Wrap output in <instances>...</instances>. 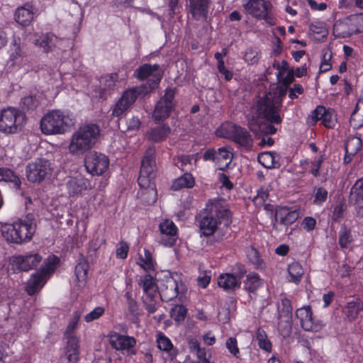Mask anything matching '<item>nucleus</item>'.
Here are the masks:
<instances>
[{"instance_id": "1", "label": "nucleus", "mask_w": 363, "mask_h": 363, "mask_svg": "<svg viewBox=\"0 0 363 363\" xmlns=\"http://www.w3.org/2000/svg\"><path fill=\"white\" fill-rule=\"evenodd\" d=\"M281 102H275L270 93L260 96L256 103V116L248 120V127L258 137L274 134L277 128L272 123L279 124Z\"/></svg>"}, {"instance_id": "2", "label": "nucleus", "mask_w": 363, "mask_h": 363, "mask_svg": "<svg viewBox=\"0 0 363 363\" xmlns=\"http://www.w3.org/2000/svg\"><path fill=\"white\" fill-rule=\"evenodd\" d=\"M99 128L96 124L84 125L75 131L69 145L72 155H80L90 150L96 144L99 135Z\"/></svg>"}, {"instance_id": "3", "label": "nucleus", "mask_w": 363, "mask_h": 363, "mask_svg": "<svg viewBox=\"0 0 363 363\" xmlns=\"http://www.w3.org/2000/svg\"><path fill=\"white\" fill-rule=\"evenodd\" d=\"M36 226L33 218L28 216L24 220H18L13 224L2 228L4 237L11 242L21 244L30 241L35 232Z\"/></svg>"}, {"instance_id": "4", "label": "nucleus", "mask_w": 363, "mask_h": 363, "mask_svg": "<svg viewBox=\"0 0 363 363\" xmlns=\"http://www.w3.org/2000/svg\"><path fill=\"white\" fill-rule=\"evenodd\" d=\"M155 149L150 147L145 152L142 160L140 175L138 179V184L144 189H150L149 193L153 194L152 201H156V191L155 189L154 180L156 177Z\"/></svg>"}, {"instance_id": "5", "label": "nucleus", "mask_w": 363, "mask_h": 363, "mask_svg": "<svg viewBox=\"0 0 363 363\" xmlns=\"http://www.w3.org/2000/svg\"><path fill=\"white\" fill-rule=\"evenodd\" d=\"M209 211L211 215L203 216L199 223L201 234L206 237L213 235L218 228V220L213 217V215L219 219L220 223L222 222L221 220H224L225 225H228L230 223V212L228 208L222 206L219 201L212 202Z\"/></svg>"}, {"instance_id": "6", "label": "nucleus", "mask_w": 363, "mask_h": 363, "mask_svg": "<svg viewBox=\"0 0 363 363\" xmlns=\"http://www.w3.org/2000/svg\"><path fill=\"white\" fill-rule=\"evenodd\" d=\"M74 121L60 111H52L45 114L40 121V128L46 135L64 133Z\"/></svg>"}, {"instance_id": "7", "label": "nucleus", "mask_w": 363, "mask_h": 363, "mask_svg": "<svg viewBox=\"0 0 363 363\" xmlns=\"http://www.w3.org/2000/svg\"><path fill=\"white\" fill-rule=\"evenodd\" d=\"M59 261L57 257L55 255L50 256L40 271L31 276L26 286V291L29 295L32 296L40 291L46 282L47 276L54 272Z\"/></svg>"}, {"instance_id": "8", "label": "nucleus", "mask_w": 363, "mask_h": 363, "mask_svg": "<svg viewBox=\"0 0 363 363\" xmlns=\"http://www.w3.org/2000/svg\"><path fill=\"white\" fill-rule=\"evenodd\" d=\"M25 123V113L16 108L9 107L0 112V131L4 133H15L21 129Z\"/></svg>"}, {"instance_id": "9", "label": "nucleus", "mask_w": 363, "mask_h": 363, "mask_svg": "<svg viewBox=\"0 0 363 363\" xmlns=\"http://www.w3.org/2000/svg\"><path fill=\"white\" fill-rule=\"evenodd\" d=\"M162 74L163 73L160 65L157 64L152 65L144 64L135 70V76L140 80H145L150 77L147 84L139 86L144 88L143 90V95L147 94L157 87L162 77Z\"/></svg>"}, {"instance_id": "10", "label": "nucleus", "mask_w": 363, "mask_h": 363, "mask_svg": "<svg viewBox=\"0 0 363 363\" xmlns=\"http://www.w3.org/2000/svg\"><path fill=\"white\" fill-rule=\"evenodd\" d=\"M222 136L230 139L246 150L253 147V139L250 133L243 127L232 123H227L221 126Z\"/></svg>"}, {"instance_id": "11", "label": "nucleus", "mask_w": 363, "mask_h": 363, "mask_svg": "<svg viewBox=\"0 0 363 363\" xmlns=\"http://www.w3.org/2000/svg\"><path fill=\"white\" fill-rule=\"evenodd\" d=\"M175 95V89L167 88L165 90L164 95L156 104L152 118L156 122L163 121L167 119L172 111L174 104V99Z\"/></svg>"}, {"instance_id": "12", "label": "nucleus", "mask_w": 363, "mask_h": 363, "mask_svg": "<svg viewBox=\"0 0 363 363\" xmlns=\"http://www.w3.org/2000/svg\"><path fill=\"white\" fill-rule=\"evenodd\" d=\"M52 167L49 160L38 158L28 164L26 176L31 182H40L51 174Z\"/></svg>"}, {"instance_id": "13", "label": "nucleus", "mask_w": 363, "mask_h": 363, "mask_svg": "<svg viewBox=\"0 0 363 363\" xmlns=\"http://www.w3.org/2000/svg\"><path fill=\"white\" fill-rule=\"evenodd\" d=\"M84 165L89 174L99 176L108 169L109 160L105 155L93 151L86 155Z\"/></svg>"}, {"instance_id": "14", "label": "nucleus", "mask_w": 363, "mask_h": 363, "mask_svg": "<svg viewBox=\"0 0 363 363\" xmlns=\"http://www.w3.org/2000/svg\"><path fill=\"white\" fill-rule=\"evenodd\" d=\"M143 87H134L124 91L112 110V115L118 117L128 109L139 96L143 95Z\"/></svg>"}, {"instance_id": "15", "label": "nucleus", "mask_w": 363, "mask_h": 363, "mask_svg": "<svg viewBox=\"0 0 363 363\" xmlns=\"http://www.w3.org/2000/svg\"><path fill=\"white\" fill-rule=\"evenodd\" d=\"M271 6V4L264 0H250L244 4V7L248 13L267 21Z\"/></svg>"}, {"instance_id": "16", "label": "nucleus", "mask_w": 363, "mask_h": 363, "mask_svg": "<svg viewBox=\"0 0 363 363\" xmlns=\"http://www.w3.org/2000/svg\"><path fill=\"white\" fill-rule=\"evenodd\" d=\"M158 291L162 301L168 302L176 298L179 294L178 284L172 277H167L160 281Z\"/></svg>"}, {"instance_id": "17", "label": "nucleus", "mask_w": 363, "mask_h": 363, "mask_svg": "<svg viewBox=\"0 0 363 363\" xmlns=\"http://www.w3.org/2000/svg\"><path fill=\"white\" fill-rule=\"evenodd\" d=\"M42 261V257L38 254H26L14 257L13 263L22 271H28L35 268Z\"/></svg>"}, {"instance_id": "18", "label": "nucleus", "mask_w": 363, "mask_h": 363, "mask_svg": "<svg viewBox=\"0 0 363 363\" xmlns=\"http://www.w3.org/2000/svg\"><path fill=\"white\" fill-rule=\"evenodd\" d=\"M296 316L300 320L301 325L303 330L317 331L319 329V325L313 322L312 311L309 306L297 309Z\"/></svg>"}, {"instance_id": "19", "label": "nucleus", "mask_w": 363, "mask_h": 363, "mask_svg": "<svg viewBox=\"0 0 363 363\" xmlns=\"http://www.w3.org/2000/svg\"><path fill=\"white\" fill-rule=\"evenodd\" d=\"M209 4V0H189V11L193 18L196 21H206Z\"/></svg>"}, {"instance_id": "20", "label": "nucleus", "mask_w": 363, "mask_h": 363, "mask_svg": "<svg viewBox=\"0 0 363 363\" xmlns=\"http://www.w3.org/2000/svg\"><path fill=\"white\" fill-rule=\"evenodd\" d=\"M89 185V182L81 177L70 178L67 182V189L69 196H78L86 190Z\"/></svg>"}, {"instance_id": "21", "label": "nucleus", "mask_w": 363, "mask_h": 363, "mask_svg": "<svg viewBox=\"0 0 363 363\" xmlns=\"http://www.w3.org/2000/svg\"><path fill=\"white\" fill-rule=\"evenodd\" d=\"M160 230L164 235L169 238L166 240L164 238H161V243L166 246H172L174 245L176 239L174 236L177 234V227L174 223L169 220H165L160 224Z\"/></svg>"}, {"instance_id": "22", "label": "nucleus", "mask_w": 363, "mask_h": 363, "mask_svg": "<svg viewBox=\"0 0 363 363\" xmlns=\"http://www.w3.org/2000/svg\"><path fill=\"white\" fill-rule=\"evenodd\" d=\"M14 19L17 23L26 27L30 24L33 19V11L29 4L18 7L14 13Z\"/></svg>"}, {"instance_id": "23", "label": "nucleus", "mask_w": 363, "mask_h": 363, "mask_svg": "<svg viewBox=\"0 0 363 363\" xmlns=\"http://www.w3.org/2000/svg\"><path fill=\"white\" fill-rule=\"evenodd\" d=\"M298 217L299 213L297 211H289L286 207H281L276 211L275 222L279 220L280 224L288 226L294 223Z\"/></svg>"}, {"instance_id": "24", "label": "nucleus", "mask_w": 363, "mask_h": 363, "mask_svg": "<svg viewBox=\"0 0 363 363\" xmlns=\"http://www.w3.org/2000/svg\"><path fill=\"white\" fill-rule=\"evenodd\" d=\"M280 155L274 152H264L258 155V162L267 169H277L281 167Z\"/></svg>"}, {"instance_id": "25", "label": "nucleus", "mask_w": 363, "mask_h": 363, "mask_svg": "<svg viewBox=\"0 0 363 363\" xmlns=\"http://www.w3.org/2000/svg\"><path fill=\"white\" fill-rule=\"evenodd\" d=\"M170 133L171 128L167 124H163L148 130L146 137L149 140L157 143L165 140Z\"/></svg>"}, {"instance_id": "26", "label": "nucleus", "mask_w": 363, "mask_h": 363, "mask_svg": "<svg viewBox=\"0 0 363 363\" xmlns=\"http://www.w3.org/2000/svg\"><path fill=\"white\" fill-rule=\"evenodd\" d=\"M111 342L112 346L117 350H130L136 344L135 338L118 334L112 336Z\"/></svg>"}, {"instance_id": "27", "label": "nucleus", "mask_w": 363, "mask_h": 363, "mask_svg": "<svg viewBox=\"0 0 363 363\" xmlns=\"http://www.w3.org/2000/svg\"><path fill=\"white\" fill-rule=\"evenodd\" d=\"M138 284L143 288L144 295L157 294L159 286H157L155 280L150 274H145L141 277L138 280Z\"/></svg>"}, {"instance_id": "28", "label": "nucleus", "mask_w": 363, "mask_h": 363, "mask_svg": "<svg viewBox=\"0 0 363 363\" xmlns=\"http://www.w3.org/2000/svg\"><path fill=\"white\" fill-rule=\"evenodd\" d=\"M233 154L226 147H220L217 150L216 163L220 170H225L232 161Z\"/></svg>"}, {"instance_id": "29", "label": "nucleus", "mask_w": 363, "mask_h": 363, "mask_svg": "<svg viewBox=\"0 0 363 363\" xmlns=\"http://www.w3.org/2000/svg\"><path fill=\"white\" fill-rule=\"evenodd\" d=\"M218 284L225 291L234 290L240 287V282L238 281L237 277L231 274H221L218 279Z\"/></svg>"}, {"instance_id": "30", "label": "nucleus", "mask_w": 363, "mask_h": 363, "mask_svg": "<svg viewBox=\"0 0 363 363\" xmlns=\"http://www.w3.org/2000/svg\"><path fill=\"white\" fill-rule=\"evenodd\" d=\"M333 33L338 38H347L354 34L346 18L336 21L333 26Z\"/></svg>"}, {"instance_id": "31", "label": "nucleus", "mask_w": 363, "mask_h": 363, "mask_svg": "<svg viewBox=\"0 0 363 363\" xmlns=\"http://www.w3.org/2000/svg\"><path fill=\"white\" fill-rule=\"evenodd\" d=\"M0 182H10L17 189H20L21 185L18 175L13 170L6 167H0Z\"/></svg>"}, {"instance_id": "32", "label": "nucleus", "mask_w": 363, "mask_h": 363, "mask_svg": "<svg viewBox=\"0 0 363 363\" xmlns=\"http://www.w3.org/2000/svg\"><path fill=\"white\" fill-rule=\"evenodd\" d=\"M363 310V301L360 299H355L347 303L345 308V313L350 321L354 320L359 313Z\"/></svg>"}, {"instance_id": "33", "label": "nucleus", "mask_w": 363, "mask_h": 363, "mask_svg": "<svg viewBox=\"0 0 363 363\" xmlns=\"http://www.w3.org/2000/svg\"><path fill=\"white\" fill-rule=\"evenodd\" d=\"M350 199L351 202L363 203V177L356 181L350 190Z\"/></svg>"}, {"instance_id": "34", "label": "nucleus", "mask_w": 363, "mask_h": 363, "mask_svg": "<svg viewBox=\"0 0 363 363\" xmlns=\"http://www.w3.org/2000/svg\"><path fill=\"white\" fill-rule=\"evenodd\" d=\"M194 184L195 181L193 176L189 173H184L182 176L174 180L172 189L177 191L183 188H192Z\"/></svg>"}, {"instance_id": "35", "label": "nucleus", "mask_w": 363, "mask_h": 363, "mask_svg": "<svg viewBox=\"0 0 363 363\" xmlns=\"http://www.w3.org/2000/svg\"><path fill=\"white\" fill-rule=\"evenodd\" d=\"M62 42L53 34L47 33L42 36L40 42V46L43 48L46 52L52 50L53 48L59 47Z\"/></svg>"}, {"instance_id": "36", "label": "nucleus", "mask_w": 363, "mask_h": 363, "mask_svg": "<svg viewBox=\"0 0 363 363\" xmlns=\"http://www.w3.org/2000/svg\"><path fill=\"white\" fill-rule=\"evenodd\" d=\"M353 239L351 230L345 225H342L338 233V243L342 249L349 247Z\"/></svg>"}, {"instance_id": "37", "label": "nucleus", "mask_w": 363, "mask_h": 363, "mask_svg": "<svg viewBox=\"0 0 363 363\" xmlns=\"http://www.w3.org/2000/svg\"><path fill=\"white\" fill-rule=\"evenodd\" d=\"M157 347L162 351L170 352L171 358L173 359L176 356V353H173V345L171 340L166 337L162 333H159L157 335Z\"/></svg>"}, {"instance_id": "38", "label": "nucleus", "mask_w": 363, "mask_h": 363, "mask_svg": "<svg viewBox=\"0 0 363 363\" xmlns=\"http://www.w3.org/2000/svg\"><path fill=\"white\" fill-rule=\"evenodd\" d=\"M292 316H279L278 330L283 337H288L292 330Z\"/></svg>"}, {"instance_id": "39", "label": "nucleus", "mask_w": 363, "mask_h": 363, "mask_svg": "<svg viewBox=\"0 0 363 363\" xmlns=\"http://www.w3.org/2000/svg\"><path fill=\"white\" fill-rule=\"evenodd\" d=\"M350 28L354 34L363 32V14L357 13L346 17Z\"/></svg>"}, {"instance_id": "40", "label": "nucleus", "mask_w": 363, "mask_h": 363, "mask_svg": "<svg viewBox=\"0 0 363 363\" xmlns=\"http://www.w3.org/2000/svg\"><path fill=\"white\" fill-rule=\"evenodd\" d=\"M194 156L181 155L174 159L175 165L183 172H188L193 169L194 164L191 161Z\"/></svg>"}, {"instance_id": "41", "label": "nucleus", "mask_w": 363, "mask_h": 363, "mask_svg": "<svg viewBox=\"0 0 363 363\" xmlns=\"http://www.w3.org/2000/svg\"><path fill=\"white\" fill-rule=\"evenodd\" d=\"M118 80V75L116 73L103 76L99 80L100 87L104 91H109L115 86Z\"/></svg>"}, {"instance_id": "42", "label": "nucleus", "mask_w": 363, "mask_h": 363, "mask_svg": "<svg viewBox=\"0 0 363 363\" xmlns=\"http://www.w3.org/2000/svg\"><path fill=\"white\" fill-rule=\"evenodd\" d=\"M362 146L360 138L351 136L349 137L345 143V152L349 155H356Z\"/></svg>"}, {"instance_id": "43", "label": "nucleus", "mask_w": 363, "mask_h": 363, "mask_svg": "<svg viewBox=\"0 0 363 363\" xmlns=\"http://www.w3.org/2000/svg\"><path fill=\"white\" fill-rule=\"evenodd\" d=\"M261 281L256 273H250L247 275L246 281L244 282V288L250 293H255L260 286Z\"/></svg>"}, {"instance_id": "44", "label": "nucleus", "mask_w": 363, "mask_h": 363, "mask_svg": "<svg viewBox=\"0 0 363 363\" xmlns=\"http://www.w3.org/2000/svg\"><path fill=\"white\" fill-rule=\"evenodd\" d=\"M288 272L290 275V281L298 284L304 273L301 265L298 262H293L289 265Z\"/></svg>"}, {"instance_id": "45", "label": "nucleus", "mask_w": 363, "mask_h": 363, "mask_svg": "<svg viewBox=\"0 0 363 363\" xmlns=\"http://www.w3.org/2000/svg\"><path fill=\"white\" fill-rule=\"evenodd\" d=\"M125 298H126V305L129 314L133 318H136L139 315L137 301L133 298L132 293L130 291H127L125 294Z\"/></svg>"}, {"instance_id": "46", "label": "nucleus", "mask_w": 363, "mask_h": 363, "mask_svg": "<svg viewBox=\"0 0 363 363\" xmlns=\"http://www.w3.org/2000/svg\"><path fill=\"white\" fill-rule=\"evenodd\" d=\"M155 298L156 294H147L143 296V305L150 314L155 313L158 308L157 302Z\"/></svg>"}, {"instance_id": "47", "label": "nucleus", "mask_w": 363, "mask_h": 363, "mask_svg": "<svg viewBox=\"0 0 363 363\" xmlns=\"http://www.w3.org/2000/svg\"><path fill=\"white\" fill-rule=\"evenodd\" d=\"M38 100L35 96H28L21 99V108L23 111H33L38 106Z\"/></svg>"}, {"instance_id": "48", "label": "nucleus", "mask_w": 363, "mask_h": 363, "mask_svg": "<svg viewBox=\"0 0 363 363\" xmlns=\"http://www.w3.org/2000/svg\"><path fill=\"white\" fill-rule=\"evenodd\" d=\"M187 313V309L183 305L174 306L170 311V316L176 322L180 323L184 320Z\"/></svg>"}, {"instance_id": "49", "label": "nucleus", "mask_w": 363, "mask_h": 363, "mask_svg": "<svg viewBox=\"0 0 363 363\" xmlns=\"http://www.w3.org/2000/svg\"><path fill=\"white\" fill-rule=\"evenodd\" d=\"M256 337L258 341V345L261 349L267 352L271 350L272 344L267 339V336L263 330L259 328L257 331Z\"/></svg>"}, {"instance_id": "50", "label": "nucleus", "mask_w": 363, "mask_h": 363, "mask_svg": "<svg viewBox=\"0 0 363 363\" xmlns=\"http://www.w3.org/2000/svg\"><path fill=\"white\" fill-rule=\"evenodd\" d=\"M65 336L67 339V346L65 348L66 352L79 354V339L76 336L73 335V334L66 335V333H65Z\"/></svg>"}, {"instance_id": "51", "label": "nucleus", "mask_w": 363, "mask_h": 363, "mask_svg": "<svg viewBox=\"0 0 363 363\" xmlns=\"http://www.w3.org/2000/svg\"><path fill=\"white\" fill-rule=\"evenodd\" d=\"M88 264L84 260L80 261L75 267V274L78 281H84L87 277Z\"/></svg>"}, {"instance_id": "52", "label": "nucleus", "mask_w": 363, "mask_h": 363, "mask_svg": "<svg viewBox=\"0 0 363 363\" xmlns=\"http://www.w3.org/2000/svg\"><path fill=\"white\" fill-rule=\"evenodd\" d=\"M324 113H325V108L323 106H318L308 116V123L314 125L317 123L318 121H322Z\"/></svg>"}, {"instance_id": "53", "label": "nucleus", "mask_w": 363, "mask_h": 363, "mask_svg": "<svg viewBox=\"0 0 363 363\" xmlns=\"http://www.w3.org/2000/svg\"><path fill=\"white\" fill-rule=\"evenodd\" d=\"M247 257L250 262L256 267H260L262 260L260 258L259 253L255 248H251L247 252Z\"/></svg>"}, {"instance_id": "54", "label": "nucleus", "mask_w": 363, "mask_h": 363, "mask_svg": "<svg viewBox=\"0 0 363 363\" xmlns=\"http://www.w3.org/2000/svg\"><path fill=\"white\" fill-rule=\"evenodd\" d=\"M282 308L279 311V316H292V306L289 299L284 298L281 301Z\"/></svg>"}, {"instance_id": "55", "label": "nucleus", "mask_w": 363, "mask_h": 363, "mask_svg": "<svg viewBox=\"0 0 363 363\" xmlns=\"http://www.w3.org/2000/svg\"><path fill=\"white\" fill-rule=\"evenodd\" d=\"M279 82L281 83L284 86L288 87L289 84H291L294 80V70L291 69L287 71L285 74L283 76H280L278 78Z\"/></svg>"}, {"instance_id": "56", "label": "nucleus", "mask_w": 363, "mask_h": 363, "mask_svg": "<svg viewBox=\"0 0 363 363\" xmlns=\"http://www.w3.org/2000/svg\"><path fill=\"white\" fill-rule=\"evenodd\" d=\"M218 318L222 323H227L230 319V308L228 306H223L218 309Z\"/></svg>"}, {"instance_id": "57", "label": "nucleus", "mask_w": 363, "mask_h": 363, "mask_svg": "<svg viewBox=\"0 0 363 363\" xmlns=\"http://www.w3.org/2000/svg\"><path fill=\"white\" fill-rule=\"evenodd\" d=\"M104 313V309L102 307H96L92 311L86 314L84 317L86 322H91L101 317Z\"/></svg>"}, {"instance_id": "58", "label": "nucleus", "mask_w": 363, "mask_h": 363, "mask_svg": "<svg viewBox=\"0 0 363 363\" xmlns=\"http://www.w3.org/2000/svg\"><path fill=\"white\" fill-rule=\"evenodd\" d=\"M328 197V191L323 187H319L316 189L315 193V200L314 203L316 204H320L326 201Z\"/></svg>"}, {"instance_id": "59", "label": "nucleus", "mask_w": 363, "mask_h": 363, "mask_svg": "<svg viewBox=\"0 0 363 363\" xmlns=\"http://www.w3.org/2000/svg\"><path fill=\"white\" fill-rule=\"evenodd\" d=\"M226 347L228 351L235 356L239 353V349L237 345V340L235 337H229L226 341Z\"/></svg>"}, {"instance_id": "60", "label": "nucleus", "mask_w": 363, "mask_h": 363, "mask_svg": "<svg viewBox=\"0 0 363 363\" xmlns=\"http://www.w3.org/2000/svg\"><path fill=\"white\" fill-rule=\"evenodd\" d=\"M322 122L326 128H333L335 125L333 114L330 111L325 109V113H324L323 116Z\"/></svg>"}, {"instance_id": "61", "label": "nucleus", "mask_w": 363, "mask_h": 363, "mask_svg": "<svg viewBox=\"0 0 363 363\" xmlns=\"http://www.w3.org/2000/svg\"><path fill=\"white\" fill-rule=\"evenodd\" d=\"M331 57L330 53L325 52L323 55V62L320 67L321 72H327L332 68V65L330 63Z\"/></svg>"}, {"instance_id": "62", "label": "nucleus", "mask_w": 363, "mask_h": 363, "mask_svg": "<svg viewBox=\"0 0 363 363\" xmlns=\"http://www.w3.org/2000/svg\"><path fill=\"white\" fill-rule=\"evenodd\" d=\"M310 31L314 33L322 34L324 35L326 33L325 26L321 22H315L310 26Z\"/></svg>"}, {"instance_id": "63", "label": "nucleus", "mask_w": 363, "mask_h": 363, "mask_svg": "<svg viewBox=\"0 0 363 363\" xmlns=\"http://www.w3.org/2000/svg\"><path fill=\"white\" fill-rule=\"evenodd\" d=\"M316 225V220L311 216L304 218L302 221V226L306 231H311L315 228Z\"/></svg>"}, {"instance_id": "64", "label": "nucleus", "mask_w": 363, "mask_h": 363, "mask_svg": "<svg viewBox=\"0 0 363 363\" xmlns=\"http://www.w3.org/2000/svg\"><path fill=\"white\" fill-rule=\"evenodd\" d=\"M289 96L290 99H296L298 95L303 93V88L300 84H295L293 87L289 89Z\"/></svg>"}]
</instances>
